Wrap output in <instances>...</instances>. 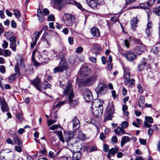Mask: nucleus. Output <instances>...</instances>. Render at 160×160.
Listing matches in <instances>:
<instances>
[{"mask_svg":"<svg viewBox=\"0 0 160 160\" xmlns=\"http://www.w3.org/2000/svg\"><path fill=\"white\" fill-rule=\"evenodd\" d=\"M63 96L67 97L68 101L72 108H74L77 106L79 103L78 100L75 97L72 85L70 83H68L63 91Z\"/></svg>","mask_w":160,"mask_h":160,"instance_id":"nucleus-1","label":"nucleus"},{"mask_svg":"<svg viewBox=\"0 0 160 160\" xmlns=\"http://www.w3.org/2000/svg\"><path fill=\"white\" fill-rule=\"evenodd\" d=\"M123 79L125 84L129 88H132L134 84L135 80L133 79H130V70L128 67H123Z\"/></svg>","mask_w":160,"mask_h":160,"instance_id":"nucleus-2","label":"nucleus"},{"mask_svg":"<svg viewBox=\"0 0 160 160\" xmlns=\"http://www.w3.org/2000/svg\"><path fill=\"white\" fill-rule=\"evenodd\" d=\"M114 112V109L113 105L111 103L108 106L104 118V122L108 120H111L112 118V114Z\"/></svg>","mask_w":160,"mask_h":160,"instance_id":"nucleus-3","label":"nucleus"},{"mask_svg":"<svg viewBox=\"0 0 160 160\" xmlns=\"http://www.w3.org/2000/svg\"><path fill=\"white\" fill-rule=\"evenodd\" d=\"M63 18L64 23L68 27L72 26L75 21L74 16L70 14H64Z\"/></svg>","mask_w":160,"mask_h":160,"instance_id":"nucleus-4","label":"nucleus"},{"mask_svg":"<svg viewBox=\"0 0 160 160\" xmlns=\"http://www.w3.org/2000/svg\"><path fill=\"white\" fill-rule=\"evenodd\" d=\"M107 88V85L102 83H100L95 88V90L98 96L101 95L106 93Z\"/></svg>","mask_w":160,"mask_h":160,"instance_id":"nucleus-5","label":"nucleus"},{"mask_svg":"<svg viewBox=\"0 0 160 160\" xmlns=\"http://www.w3.org/2000/svg\"><path fill=\"white\" fill-rule=\"evenodd\" d=\"M31 82L36 88L39 91L46 89V88L42 86V83H41V80L38 77L32 81Z\"/></svg>","mask_w":160,"mask_h":160,"instance_id":"nucleus-6","label":"nucleus"},{"mask_svg":"<svg viewBox=\"0 0 160 160\" xmlns=\"http://www.w3.org/2000/svg\"><path fill=\"white\" fill-rule=\"evenodd\" d=\"M91 72L90 69L87 66L82 65L79 71V74L82 77H85L88 76Z\"/></svg>","mask_w":160,"mask_h":160,"instance_id":"nucleus-7","label":"nucleus"},{"mask_svg":"<svg viewBox=\"0 0 160 160\" xmlns=\"http://www.w3.org/2000/svg\"><path fill=\"white\" fill-rule=\"evenodd\" d=\"M97 78V77L96 75L92 76L85 78L83 81V83L84 84L88 86L92 85L95 82Z\"/></svg>","mask_w":160,"mask_h":160,"instance_id":"nucleus-8","label":"nucleus"},{"mask_svg":"<svg viewBox=\"0 0 160 160\" xmlns=\"http://www.w3.org/2000/svg\"><path fill=\"white\" fill-rule=\"evenodd\" d=\"M0 103L2 111L3 112H8L9 108L3 97H0Z\"/></svg>","mask_w":160,"mask_h":160,"instance_id":"nucleus-9","label":"nucleus"},{"mask_svg":"<svg viewBox=\"0 0 160 160\" xmlns=\"http://www.w3.org/2000/svg\"><path fill=\"white\" fill-rule=\"evenodd\" d=\"M146 49L145 46L142 44H138L134 49V51L138 55H141Z\"/></svg>","mask_w":160,"mask_h":160,"instance_id":"nucleus-10","label":"nucleus"},{"mask_svg":"<svg viewBox=\"0 0 160 160\" xmlns=\"http://www.w3.org/2000/svg\"><path fill=\"white\" fill-rule=\"evenodd\" d=\"M123 55L129 61H132L136 58V56L133 53L128 52L123 54Z\"/></svg>","mask_w":160,"mask_h":160,"instance_id":"nucleus-11","label":"nucleus"},{"mask_svg":"<svg viewBox=\"0 0 160 160\" xmlns=\"http://www.w3.org/2000/svg\"><path fill=\"white\" fill-rule=\"evenodd\" d=\"M83 96L85 101L87 102H90L93 100L92 94L91 92L88 90H86Z\"/></svg>","mask_w":160,"mask_h":160,"instance_id":"nucleus-12","label":"nucleus"},{"mask_svg":"<svg viewBox=\"0 0 160 160\" xmlns=\"http://www.w3.org/2000/svg\"><path fill=\"white\" fill-rule=\"evenodd\" d=\"M10 42V47L14 52L16 50L17 45L16 44V38L14 36H12L9 39Z\"/></svg>","mask_w":160,"mask_h":160,"instance_id":"nucleus-13","label":"nucleus"},{"mask_svg":"<svg viewBox=\"0 0 160 160\" xmlns=\"http://www.w3.org/2000/svg\"><path fill=\"white\" fill-rule=\"evenodd\" d=\"M152 22H148L146 28V33L147 35L149 37H150L152 33Z\"/></svg>","mask_w":160,"mask_h":160,"instance_id":"nucleus-14","label":"nucleus"},{"mask_svg":"<svg viewBox=\"0 0 160 160\" xmlns=\"http://www.w3.org/2000/svg\"><path fill=\"white\" fill-rule=\"evenodd\" d=\"M59 65L64 71L67 70L69 68L68 64L64 58H63L61 59Z\"/></svg>","mask_w":160,"mask_h":160,"instance_id":"nucleus-15","label":"nucleus"},{"mask_svg":"<svg viewBox=\"0 0 160 160\" xmlns=\"http://www.w3.org/2000/svg\"><path fill=\"white\" fill-rule=\"evenodd\" d=\"M99 0H87V2L88 5L92 8L95 9L97 8Z\"/></svg>","mask_w":160,"mask_h":160,"instance_id":"nucleus-16","label":"nucleus"},{"mask_svg":"<svg viewBox=\"0 0 160 160\" xmlns=\"http://www.w3.org/2000/svg\"><path fill=\"white\" fill-rule=\"evenodd\" d=\"M56 6L59 9H61L63 6V2L62 0H51Z\"/></svg>","mask_w":160,"mask_h":160,"instance_id":"nucleus-17","label":"nucleus"},{"mask_svg":"<svg viewBox=\"0 0 160 160\" xmlns=\"http://www.w3.org/2000/svg\"><path fill=\"white\" fill-rule=\"evenodd\" d=\"M73 129L75 130L79 129L80 127V123L79 120L76 118H74L72 120Z\"/></svg>","mask_w":160,"mask_h":160,"instance_id":"nucleus-18","label":"nucleus"},{"mask_svg":"<svg viewBox=\"0 0 160 160\" xmlns=\"http://www.w3.org/2000/svg\"><path fill=\"white\" fill-rule=\"evenodd\" d=\"M13 140L15 144H17L18 146H22L21 140L19 135L14 133L13 136Z\"/></svg>","mask_w":160,"mask_h":160,"instance_id":"nucleus-19","label":"nucleus"},{"mask_svg":"<svg viewBox=\"0 0 160 160\" xmlns=\"http://www.w3.org/2000/svg\"><path fill=\"white\" fill-rule=\"evenodd\" d=\"M64 136L66 140L68 141L74 136V133L72 132L64 131Z\"/></svg>","mask_w":160,"mask_h":160,"instance_id":"nucleus-20","label":"nucleus"},{"mask_svg":"<svg viewBox=\"0 0 160 160\" xmlns=\"http://www.w3.org/2000/svg\"><path fill=\"white\" fill-rule=\"evenodd\" d=\"M91 32L93 37H98L100 36L99 30L96 27H93L91 29Z\"/></svg>","mask_w":160,"mask_h":160,"instance_id":"nucleus-21","label":"nucleus"},{"mask_svg":"<svg viewBox=\"0 0 160 160\" xmlns=\"http://www.w3.org/2000/svg\"><path fill=\"white\" fill-rule=\"evenodd\" d=\"M100 111L97 110L96 109V110L93 111V114L94 116L97 117L101 116L103 113V108L102 106H100L99 108Z\"/></svg>","mask_w":160,"mask_h":160,"instance_id":"nucleus-22","label":"nucleus"},{"mask_svg":"<svg viewBox=\"0 0 160 160\" xmlns=\"http://www.w3.org/2000/svg\"><path fill=\"white\" fill-rule=\"evenodd\" d=\"M101 102L100 101L98 100H96L93 102L92 104V107L93 108V107L94 106L95 107L96 109H97L98 111H100L99 108L100 106H102V105L100 104Z\"/></svg>","mask_w":160,"mask_h":160,"instance_id":"nucleus-23","label":"nucleus"},{"mask_svg":"<svg viewBox=\"0 0 160 160\" xmlns=\"http://www.w3.org/2000/svg\"><path fill=\"white\" fill-rule=\"evenodd\" d=\"M130 140V138L128 137L127 136L123 137L121 141V146L122 147L125 143L129 142Z\"/></svg>","mask_w":160,"mask_h":160,"instance_id":"nucleus-24","label":"nucleus"},{"mask_svg":"<svg viewBox=\"0 0 160 160\" xmlns=\"http://www.w3.org/2000/svg\"><path fill=\"white\" fill-rule=\"evenodd\" d=\"M82 154L80 152H76L73 154L72 158L73 160H79L81 157Z\"/></svg>","mask_w":160,"mask_h":160,"instance_id":"nucleus-25","label":"nucleus"},{"mask_svg":"<svg viewBox=\"0 0 160 160\" xmlns=\"http://www.w3.org/2000/svg\"><path fill=\"white\" fill-rule=\"evenodd\" d=\"M115 133L118 136H121V134L120 132L122 134H124L125 132L124 129L122 127H118L114 130Z\"/></svg>","mask_w":160,"mask_h":160,"instance_id":"nucleus-26","label":"nucleus"},{"mask_svg":"<svg viewBox=\"0 0 160 160\" xmlns=\"http://www.w3.org/2000/svg\"><path fill=\"white\" fill-rule=\"evenodd\" d=\"M42 32V31H40L39 32H36L33 35V38L32 40L37 42L40 35L41 34Z\"/></svg>","mask_w":160,"mask_h":160,"instance_id":"nucleus-27","label":"nucleus"},{"mask_svg":"<svg viewBox=\"0 0 160 160\" xmlns=\"http://www.w3.org/2000/svg\"><path fill=\"white\" fill-rule=\"evenodd\" d=\"M37 16L39 22L41 23L43 21V17L42 15L41 10L40 8L38 9Z\"/></svg>","mask_w":160,"mask_h":160,"instance_id":"nucleus-28","label":"nucleus"},{"mask_svg":"<svg viewBox=\"0 0 160 160\" xmlns=\"http://www.w3.org/2000/svg\"><path fill=\"white\" fill-rule=\"evenodd\" d=\"M148 4L146 2L141 3L138 6L134 7V8H141L145 9L148 8Z\"/></svg>","mask_w":160,"mask_h":160,"instance_id":"nucleus-29","label":"nucleus"},{"mask_svg":"<svg viewBox=\"0 0 160 160\" xmlns=\"http://www.w3.org/2000/svg\"><path fill=\"white\" fill-rule=\"evenodd\" d=\"M11 151H10L9 152H7L6 156L7 160H14V155L11 153Z\"/></svg>","mask_w":160,"mask_h":160,"instance_id":"nucleus-30","label":"nucleus"},{"mask_svg":"<svg viewBox=\"0 0 160 160\" xmlns=\"http://www.w3.org/2000/svg\"><path fill=\"white\" fill-rule=\"evenodd\" d=\"M54 132L57 134L58 136L59 137L60 141L62 142L63 143H64L65 141L64 139V138L62 136V132L61 131H55Z\"/></svg>","mask_w":160,"mask_h":160,"instance_id":"nucleus-31","label":"nucleus"},{"mask_svg":"<svg viewBox=\"0 0 160 160\" xmlns=\"http://www.w3.org/2000/svg\"><path fill=\"white\" fill-rule=\"evenodd\" d=\"M144 98L143 96H140L138 100V105L140 108H142L144 103Z\"/></svg>","mask_w":160,"mask_h":160,"instance_id":"nucleus-32","label":"nucleus"},{"mask_svg":"<svg viewBox=\"0 0 160 160\" xmlns=\"http://www.w3.org/2000/svg\"><path fill=\"white\" fill-rule=\"evenodd\" d=\"M159 48L156 46H153L151 49V52H152L156 55H158V53L159 51Z\"/></svg>","mask_w":160,"mask_h":160,"instance_id":"nucleus-33","label":"nucleus"},{"mask_svg":"<svg viewBox=\"0 0 160 160\" xmlns=\"http://www.w3.org/2000/svg\"><path fill=\"white\" fill-rule=\"evenodd\" d=\"M115 147V148H112L108 151L112 155L117 153L118 151V147Z\"/></svg>","mask_w":160,"mask_h":160,"instance_id":"nucleus-34","label":"nucleus"},{"mask_svg":"<svg viewBox=\"0 0 160 160\" xmlns=\"http://www.w3.org/2000/svg\"><path fill=\"white\" fill-rule=\"evenodd\" d=\"M18 77V76L15 73L12 74L8 78V81L10 82H12L16 78Z\"/></svg>","mask_w":160,"mask_h":160,"instance_id":"nucleus-35","label":"nucleus"},{"mask_svg":"<svg viewBox=\"0 0 160 160\" xmlns=\"http://www.w3.org/2000/svg\"><path fill=\"white\" fill-rule=\"evenodd\" d=\"M54 72L55 73L57 72H63L64 70L61 68L60 66H59L53 69Z\"/></svg>","mask_w":160,"mask_h":160,"instance_id":"nucleus-36","label":"nucleus"},{"mask_svg":"<svg viewBox=\"0 0 160 160\" xmlns=\"http://www.w3.org/2000/svg\"><path fill=\"white\" fill-rule=\"evenodd\" d=\"M14 70L16 72L15 74L17 75L18 76H19L20 74V73L19 71L18 62L17 64L15 65V67Z\"/></svg>","mask_w":160,"mask_h":160,"instance_id":"nucleus-37","label":"nucleus"},{"mask_svg":"<svg viewBox=\"0 0 160 160\" xmlns=\"http://www.w3.org/2000/svg\"><path fill=\"white\" fill-rule=\"evenodd\" d=\"M4 52L3 56L4 57H7L10 56L11 54V51L8 49H4Z\"/></svg>","mask_w":160,"mask_h":160,"instance_id":"nucleus-38","label":"nucleus"},{"mask_svg":"<svg viewBox=\"0 0 160 160\" xmlns=\"http://www.w3.org/2000/svg\"><path fill=\"white\" fill-rule=\"evenodd\" d=\"M154 12L156 15L160 16V6L156 7L154 10Z\"/></svg>","mask_w":160,"mask_h":160,"instance_id":"nucleus-39","label":"nucleus"},{"mask_svg":"<svg viewBox=\"0 0 160 160\" xmlns=\"http://www.w3.org/2000/svg\"><path fill=\"white\" fill-rule=\"evenodd\" d=\"M78 133H79V134L78 135V138L82 140H85L86 138V135L82 133L81 131H80V132Z\"/></svg>","mask_w":160,"mask_h":160,"instance_id":"nucleus-40","label":"nucleus"},{"mask_svg":"<svg viewBox=\"0 0 160 160\" xmlns=\"http://www.w3.org/2000/svg\"><path fill=\"white\" fill-rule=\"evenodd\" d=\"M7 152L6 150L1 151L0 153V159L1 160H7L6 158H5V157L3 155L4 153H7Z\"/></svg>","mask_w":160,"mask_h":160,"instance_id":"nucleus-41","label":"nucleus"},{"mask_svg":"<svg viewBox=\"0 0 160 160\" xmlns=\"http://www.w3.org/2000/svg\"><path fill=\"white\" fill-rule=\"evenodd\" d=\"M14 14L16 18H19L21 15L20 12L17 10H13Z\"/></svg>","mask_w":160,"mask_h":160,"instance_id":"nucleus-42","label":"nucleus"},{"mask_svg":"<svg viewBox=\"0 0 160 160\" xmlns=\"http://www.w3.org/2000/svg\"><path fill=\"white\" fill-rule=\"evenodd\" d=\"M128 123L127 121H123L121 123V124L122 127L123 128H127L128 127Z\"/></svg>","mask_w":160,"mask_h":160,"instance_id":"nucleus-43","label":"nucleus"},{"mask_svg":"<svg viewBox=\"0 0 160 160\" xmlns=\"http://www.w3.org/2000/svg\"><path fill=\"white\" fill-rule=\"evenodd\" d=\"M59 128H61L60 125H53L50 127V129L52 130H53Z\"/></svg>","mask_w":160,"mask_h":160,"instance_id":"nucleus-44","label":"nucleus"},{"mask_svg":"<svg viewBox=\"0 0 160 160\" xmlns=\"http://www.w3.org/2000/svg\"><path fill=\"white\" fill-rule=\"evenodd\" d=\"M145 119L146 121L149 122L150 123H152L153 122V119L151 117L145 116Z\"/></svg>","mask_w":160,"mask_h":160,"instance_id":"nucleus-45","label":"nucleus"},{"mask_svg":"<svg viewBox=\"0 0 160 160\" xmlns=\"http://www.w3.org/2000/svg\"><path fill=\"white\" fill-rule=\"evenodd\" d=\"M56 121L55 120L48 119L47 120V123L48 126H50L52 124L55 123Z\"/></svg>","mask_w":160,"mask_h":160,"instance_id":"nucleus-46","label":"nucleus"},{"mask_svg":"<svg viewBox=\"0 0 160 160\" xmlns=\"http://www.w3.org/2000/svg\"><path fill=\"white\" fill-rule=\"evenodd\" d=\"M147 59L143 58L140 63L145 66L147 64Z\"/></svg>","mask_w":160,"mask_h":160,"instance_id":"nucleus-47","label":"nucleus"},{"mask_svg":"<svg viewBox=\"0 0 160 160\" xmlns=\"http://www.w3.org/2000/svg\"><path fill=\"white\" fill-rule=\"evenodd\" d=\"M0 72L2 73H4L6 72L5 67L4 66H0Z\"/></svg>","mask_w":160,"mask_h":160,"instance_id":"nucleus-48","label":"nucleus"},{"mask_svg":"<svg viewBox=\"0 0 160 160\" xmlns=\"http://www.w3.org/2000/svg\"><path fill=\"white\" fill-rule=\"evenodd\" d=\"M66 102V101H61L57 103L55 106V108H59V107L63 105Z\"/></svg>","mask_w":160,"mask_h":160,"instance_id":"nucleus-49","label":"nucleus"},{"mask_svg":"<svg viewBox=\"0 0 160 160\" xmlns=\"http://www.w3.org/2000/svg\"><path fill=\"white\" fill-rule=\"evenodd\" d=\"M43 15L44 16H47L49 13V11L47 8H44L42 11Z\"/></svg>","mask_w":160,"mask_h":160,"instance_id":"nucleus-50","label":"nucleus"},{"mask_svg":"<svg viewBox=\"0 0 160 160\" xmlns=\"http://www.w3.org/2000/svg\"><path fill=\"white\" fill-rule=\"evenodd\" d=\"M109 146L107 144H104L103 147V150L105 152L109 151Z\"/></svg>","mask_w":160,"mask_h":160,"instance_id":"nucleus-51","label":"nucleus"},{"mask_svg":"<svg viewBox=\"0 0 160 160\" xmlns=\"http://www.w3.org/2000/svg\"><path fill=\"white\" fill-rule=\"evenodd\" d=\"M83 51V48L81 46H79L77 48L76 52L77 53H80L82 52Z\"/></svg>","mask_w":160,"mask_h":160,"instance_id":"nucleus-52","label":"nucleus"},{"mask_svg":"<svg viewBox=\"0 0 160 160\" xmlns=\"http://www.w3.org/2000/svg\"><path fill=\"white\" fill-rule=\"evenodd\" d=\"M138 21L139 20L138 19L137 17H136L133 18L131 22V23L137 24Z\"/></svg>","mask_w":160,"mask_h":160,"instance_id":"nucleus-53","label":"nucleus"},{"mask_svg":"<svg viewBox=\"0 0 160 160\" xmlns=\"http://www.w3.org/2000/svg\"><path fill=\"white\" fill-rule=\"evenodd\" d=\"M137 88H138V89L139 92L140 93H142L143 92V88H142V86L138 84L137 85Z\"/></svg>","mask_w":160,"mask_h":160,"instance_id":"nucleus-54","label":"nucleus"},{"mask_svg":"<svg viewBox=\"0 0 160 160\" xmlns=\"http://www.w3.org/2000/svg\"><path fill=\"white\" fill-rule=\"evenodd\" d=\"M48 19L49 21H54L55 18L53 15L51 14L48 16Z\"/></svg>","mask_w":160,"mask_h":160,"instance_id":"nucleus-55","label":"nucleus"},{"mask_svg":"<svg viewBox=\"0 0 160 160\" xmlns=\"http://www.w3.org/2000/svg\"><path fill=\"white\" fill-rule=\"evenodd\" d=\"M3 43L2 44V47L4 49L6 48L8 46V44L7 42L5 40L3 41Z\"/></svg>","mask_w":160,"mask_h":160,"instance_id":"nucleus-56","label":"nucleus"},{"mask_svg":"<svg viewBox=\"0 0 160 160\" xmlns=\"http://www.w3.org/2000/svg\"><path fill=\"white\" fill-rule=\"evenodd\" d=\"M42 85L43 87H45L46 88V89L47 88H50V86H51V85L47 82H45L44 84H42Z\"/></svg>","mask_w":160,"mask_h":160,"instance_id":"nucleus-57","label":"nucleus"},{"mask_svg":"<svg viewBox=\"0 0 160 160\" xmlns=\"http://www.w3.org/2000/svg\"><path fill=\"white\" fill-rule=\"evenodd\" d=\"M16 146L15 148L16 151L18 152H21L22 151V149L21 146Z\"/></svg>","mask_w":160,"mask_h":160,"instance_id":"nucleus-58","label":"nucleus"},{"mask_svg":"<svg viewBox=\"0 0 160 160\" xmlns=\"http://www.w3.org/2000/svg\"><path fill=\"white\" fill-rule=\"evenodd\" d=\"M106 137L105 134L103 133H101L100 134V139L102 141H103L105 139Z\"/></svg>","mask_w":160,"mask_h":160,"instance_id":"nucleus-59","label":"nucleus"},{"mask_svg":"<svg viewBox=\"0 0 160 160\" xmlns=\"http://www.w3.org/2000/svg\"><path fill=\"white\" fill-rule=\"evenodd\" d=\"M143 126L145 127L148 128H150L151 127V125L149 124L147 122L145 121L144 122Z\"/></svg>","mask_w":160,"mask_h":160,"instance_id":"nucleus-60","label":"nucleus"},{"mask_svg":"<svg viewBox=\"0 0 160 160\" xmlns=\"http://www.w3.org/2000/svg\"><path fill=\"white\" fill-rule=\"evenodd\" d=\"M118 141V138L116 136L112 137V142L114 143H116Z\"/></svg>","mask_w":160,"mask_h":160,"instance_id":"nucleus-61","label":"nucleus"},{"mask_svg":"<svg viewBox=\"0 0 160 160\" xmlns=\"http://www.w3.org/2000/svg\"><path fill=\"white\" fill-rule=\"evenodd\" d=\"M139 142L140 143L143 145H145L146 143V140L145 139L139 138Z\"/></svg>","mask_w":160,"mask_h":160,"instance_id":"nucleus-62","label":"nucleus"},{"mask_svg":"<svg viewBox=\"0 0 160 160\" xmlns=\"http://www.w3.org/2000/svg\"><path fill=\"white\" fill-rule=\"evenodd\" d=\"M145 67L144 66L140 63L138 66V69L139 71H140L143 69Z\"/></svg>","mask_w":160,"mask_h":160,"instance_id":"nucleus-63","label":"nucleus"},{"mask_svg":"<svg viewBox=\"0 0 160 160\" xmlns=\"http://www.w3.org/2000/svg\"><path fill=\"white\" fill-rule=\"evenodd\" d=\"M76 6L78 8L80 9L82 11L84 10V8L82 7L81 5L80 4H79L78 3H77V2H76Z\"/></svg>","mask_w":160,"mask_h":160,"instance_id":"nucleus-64","label":"nucleus"}]
</instances>
